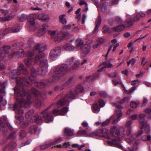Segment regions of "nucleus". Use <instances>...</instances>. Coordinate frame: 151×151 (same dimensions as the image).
Returning <instances> with one entry per match:
<instances>
[{
	"label": "nucleus",
	"instance_id": "obj_32",
	"mask_svg": "<svg viewBox=\"0 0 151 151\" xmlns=\"http://www.w3.org/2000/svg\"><path fill=\"white\" fill-rule=\"evenodd\" d=\"M35 17L36 16L35 15H32L30 16V18L28 19L29 22L32 25H34L35 24Z\"/></svg>",
	"mask_w": 151,
	"mask_h": 151
},
{
	"label": "nucleus",
	"instance_id": "obj_15",
	"mask_svg": "<svg viewBox=\"0 0 151 151\" xmlns=\"http://www.w3.org/2000/svg\"><path fill=\"white\" fill-rule=\"evenodd\" d=\"M16 145V143L12 142L4 147L3 148V151H12V149L15 147Z\"/></svg>",
	"mask_w": 151,
	"mask_h": 151
},
{
	"label": "nucleus",
	"instance_id": "obj_59",
	"mask_svg": "<svg viewBox=\"0 0 151 151\" xmlns=\"http://www.w3.org/2000/svg\"><path fill=\"white\" fill-rule=\"evenodd\" d=\"M138 106V104L137 103L132 101L130 103L131 107L132 108H137Z\"/></svg>",
	"mask_w": 151,
	"mask_h": 151
},
{
	"label": "nucleus",
	"instance_id": "obj_38",
	"mask_svg": "<svg viewBox=\"0 0 151 151\" xmlns=\"http://www.w3.org/2000/svg\"><path fill=\"white\" fill-rule=\"evenodd\" d=\"M65 16V14H63L60 15L59 17L60 21L63 24H65L67 22L66 19L64 17Z\"/></svg>",
	"mask_w": 151,
	"mask_h": 151
},
{
	"label": "nucleus",
	"instance_id": "obj_6",
	"mask_svg": "<svg viewBox=\"0 0 151 151\" xmlns=\"http://www.w3.org/2000/svg\"><path fill=\"white\" fill-rule=\"evenodd\" d=\"M44 54L42 53L36 55L34 59L36 63H40L41 65L46 70L47 68V62L46 59H44Z\"/></svg>",
	"mask_w": 151,
	"mask_h": 151
},
{
	"label": "nucleus",
	"instance_id": "obj_14",
	"mask_svg": "<svg viewBox=\"0 0 151 151\" xmlns=\"http://www.w3.org/2000/svg\"><path fill=\"white\" fill-rule=\"evenodd\" d=\"M139 123L142 128L144 127L146 132L148 133L150 131V128L149 125L143 120L141 119L139 120Z\"/></svg>",
	"mask_w": 151,
	"mask_h": 151
},
{
	"label": "nucleus",
	"instance_id": "obj_31",
	"mask_svg": "<svg viewBox=\"0 0 151 151\" xmlns=\"http://www.w3.org/2000/svg\"><path fill=\"white\" fill-rule=\"evenodd\" d=\"M6 83V82L3 83L0 82V91L1 94H3L5 93V85Z\"/></svg>",
	"mask_w": 151,
	"mask_h": 151
},
{
	"label": "nucleus",
	"instance_id": "obj_41",
	"mask_svg": "<svg viewBox=\"0 0 151 151\" xmlns=\"http://www.w3.org/2000/svg\"><path fill=\"white\" fill-rule=\"evenodd\" d=\"M99 75V74L98 73H96L94 74L91 78L90 76H86V81L87 82H89L90 80L89 79V78H91V79L92 80H94Z\"/></svg>",
	"mask_w": 151,
	"mask_h": 151
},
{
	"label": "nucleus",
	"instance_id": "obj_4",
	"mask_svg": "<svg viewBox=\"0 0 151 151\" xmlns=\"http://www.w3.org/2000/svg\"><path fill=\"white\" fill-rule=\"evenodd\" d=\"M110 135L114 138L112 139V141H108V144L111 145H114L120 148H122V146L120 145L119 142L121 137H124V134H123V135H122V134H120L119 133V129L114 126L110 129Z\"/></svg>",
	"mask_w": 151,
	"mask_h": 151
},
{
	"label": "nucleus",
	"instance_id": "obj_35",
	"mask_svg": "<svg viewBox=\"0 0 151 151\" xmlns=\"http://www.w3.org/2000/svg\"><path fill=\"white\" fill-rule=\"evenodd\" d=\"M27 135L26 132L24 130H21L19 133V138L21 139L24 138Z\"/></svg>",
	"mask_w": 151,
	"mask_h": 151
},
{
	"label": "nucleus",
	"instance_id": "obj_46",
	"mask_svg": "<svg viewBox=\"0 0 151 151\" xmlns=\"http://www.w3.org/2000/svg\"><path fill=\"white\" fill-rule=\"evenodd\" d=\"M48 28V25L46 24H44L40 26V29L45 32L47 30Z\"/></svg>",
	"mask_w": 151,
	"mask_h": 151
},
{
	"label": "nucleus",
	"instance_id": "obj_16",
	"mask_svg": "<svg viewBox=\"0 0 151 151\" xmlns=\"http://www.w3.org/2000/svg\"><path fill=\"white\" fill-rule=\"evenodd\" d=\"M30 121L34 122H35L38 124H40L42 122V117L37 115H35V116H33L31 119Z\"/></svg>",
	"mask_w": 151,
	"mask_h": 151
},
{
	"label": "nucleus",
	"instance_id": "obj_1",
	"mask_svg": "<svg viewBox=\"0 0 151 151\" xmlns=\"http://www.w3.org/2000/svg\"><path fill=\"white\" fill-rule=\"evenodd\" d=\"M16 82L17 86H15L14 89L15 93L17 94L16 99L19 103H16L13 106L10 105L9 108L15 111L17 117H20L23 116L24 114V111L21 108V107L28 108L32 103L31 96L29 94H28V92L26 90L25 88V87L31 85V83L25 78H19Z\"/></svg>",
	"mask_w": 151,
	"mask_h": 151
},
{
	"label": "nucleus",
	"instance_id": "obj_60",
	"mask_svg": "<svg viewBox=\"0 0 151 151\" xmlns=\"http://www.w3.org/2000/svg\"><path fill=\"white\" fill-rule=\"evenodd\" d=\"M103 65L104 67L111 68L112 66V65L110 63H108L106 62L103 63Z\"/></svg>",
	"mask_w": 151,
	"mask_h": 151
},
{
	"label": "nucleus",
	"instance_id": "obj_25",
	"mask_svg": "<svg viewBox=\"0 0 151 151\" xmlns=\"http://www.w3.org/2000/svg\"><path fill=\"white\" fill-rule=\"evenodd\" d=\"M101 17L100 16H99L96 22V26L94 28V29L93 31V32L94 33L95 31H97L99 26L100 25L101 23Z\"/></svg>",
	"mask_w": 151,
	"mask_h": 151
},
{
	"label": "nucleus",
	"instance_id": "obj_49",
	"mask_svg": "<svg viewBox=\"0 0 151 151\" xmlns=\"http://www.w3.org/2000/svg\"><path fill=\"white\" fill-rule=\"evenodd\" d=\"M36 50H34L33 49L32 50L28 51L26 53V55L28 57L32 56L35 53V52Z\"/></svg>",
	"mask_w": 151,
	"mask_h": 151
},
{
	"label": "nucleus",
	"instance_id": "obj_12",
	"mask_svg": "<svg viewBox=\"0 0 151 151\" xmlns=\"http://www.w3.org/2000/svg\"><path fill=\"white\" fill-rule=\"evenodd\" d=\"M68 111L67 107L63 108L61 110L57 109H54L52 111V113L54 114L58 115H64L65 113H67Z\"/></svg>",
	"mask_w": 151,
	"mask_h": 151
},
{
	"label": "nucleus",
	"instance_id": "obj_26",
	"mask_svg": "<svg viewBox=\"0 0 151 151\" xmlns=\"http://www.w3.org/2000/svg\"><path fill=\"white\" fill-rule=\"evenodd\" d=\"M39 19L46 21H47L49 18L48 15L44 14H40L38 16Z\"/></svg>",
	"mask_w": 151,
	"mask_h": 151
},
{
	"label": "nucleus",
	"instance_id": "obj_11",
	"mask_svg": "<svg viewBox=\"0 0 151 151\" xmlns=\"http://www.w3.org/2000/svg\"><path fill=\"white\" fill-rule=\"evenodd\" d=\"M24 55V53L23 50L22 49H19L17 52H13L10 57L12 58L15 57L19 58L23 57Z\"/></svg>",
	"mask_w": 151,
	"mask_h": 151
},
{
	"label": "nucleus",
	"instance_id": "obj_43",
	"mask_svg": "<svg viewBox=\"0 0 151 151\" xmlns=\"http://www.w3.org/2000/svg\"><path fill=\"white\" fill-rule=\"evenodd\" d=\"M31 92L33 94L35 95V97L38 96L39 95H41V94L40 93V92L38 91L37 90L34 88H32L31 90Z\"/></svg>",
	"mask_w": 151,
	"mask_h": 151
},
{
	"label": "nucleus",
	"instance_id": "obj_29",
	"mask_svg": "<svg viewBox=\"0 0 151 151\" xmlns=\"http://www.w3.org/2000/svg\"><path fill=\"white\" fill-rule=\"evenodd\" d=\"M65 132L68 136H72L73 135V131L70 129L66 128L65 129Z\"/></svg>",
	"mask_w": 151,
	"mask_h": 151
},
{
	"label": "nucleus",
	"instance_id": "obj_51",
	"mask_svg": "<svg viewBox=\"0 0 151 151\" xmlns=\"http://www.w3.org/2000/svg\"><path fill=\"white\" fill-rule=\"evenodd\" d=\"M107 4L106 3H104L102 4L101 7L102 11L103 12H105L107 10Z\"/></svg>",
	"mask_w": 151,
	"mask_h": 151
},
{
	"label": "nucleus",
	"instance_id": "obj_61",
	"mask_svg": "<svg viewBox=\"0 0 151 151\" xmlns=\"http://www.w3.org/2000/svg\"><path fill=\"white\" fill-rule=\"evenodd\" d=\"M79 65V63L78 61H76L74 63L73 65V69H76L78 67Z\"/></svg>",
	"mask_w": 151,
	"mask_h": 151
},
{
	"label": "nucleus",
	"instance_id": "obj_33",
	"mask_svg": "<svg viewBox=\"0 0 151 151\" xmlns=\"http://www.w3.org/2000/svg\"><path fill=\"white\" fill-rule=\"evenodd\" d=\"M34 110L33 109H31L28 111L26 114L25 117L26 119H28L31 117L34 113Z\"/></svg>",
	"mask_w": 151,
	"mask_h": 151
},
{
	"label": "nucleus",
	"instance_id": "obj_10",
	"mask_svg": "<svg viewBox=\"0 0 151 151\" xmlns=\"http://www.w3.org/2000/svg\"><path fill=\"white\" fill-rule=\"evenodd\" d=\"M41 129L36 125H32L29 128L28 131L31 134H37L38 135Z\"/></svg>",
	"mask_w": 151,
	"mask_h": 151
},
{
	"label": "nucleus",
	"instance_id": "obj_19",
	"mask_svg": "<svg viewBox=\"0 0 151 151\" xmlns=\"http://www.w3.org/2000/svg\"><path fill=\"white\" fill-rule=\"evenodd\" d=\"M30 73L31 76L29 77V79L32 82H33L32 81L33 80L35 79V77L37 74V72L36 71L35 68L33 67L31 68L30 70Z\"/></svg>",
	"mask_w": 151,
	"mask_h": 151
},
{
	"label": "nucleus",
	"instance_id": "obj_20",
	"mask_svg": "<svg viewBox=\"0 0 151 151\" xmlns=\"http://www.w3.org/2000/svg\"><path fill=\"white\" fill-rule=\"evenodd\" d=\"M11 73L13 76H10L9 78L10 79H12L17 78V76L21 74V72L17 69H14L12 71Z\"/></svg>",
	"mask_w": 151,
	"mask_h": 151
},
{
	"label": "nucleus",
	"instance_id": "obj_3",
	"mask_svg": "<svg viewBox=\"0 0 151 151\" xmlns=\"http://www.w3.org/2000/svg\"><path fill=\"white\" fill-rule=\"evenodd\" d=\"M74 60L73 58L68 59L66 61L65 65H63L60 67L58 66L56 67L53 77L52 78L49 79V82L50 83L58 82L60 78L66 71L68 66L71 65Z\"/></svg>",
	"mask_w": 151,
	"mask_h": 151
},
{
	"label": "nucleus",
	"instance_id": "obj_13",
	"mask_svg": "<svg viewBox=\"0 0 151 151\" xmlns=\"http://www.w3.org/2000/svg\"><path fill=\"white\" fill-rule=\"evenodd\" d=\"M20 27L18 24H15L12 27H9L6 28L5 31L6 33L10 32H17L19 31Z\"/></svg>",
	"mask_w": 151,
	"mask_h": 151
},
{
	"label": "nucleus",
	"instance_id": "obj_37",
	"mask_svg": "<svg viewBox=\"0 0 151 151\" xmlns=\"http://www.w3.org/2000/svg\"><path fill=\"white\" fill-rule=\"evenodd\" d=\"M133 20L131 19H129L127 20L125 27H129L131 26L133 24Z\"/></svg>",
	"mask_w": 151,
	"mask_h": 151
},
{
	"label": "nucleus",
	"instance_id": "obj_2",
	"mask_svg": "<svg viewBox=\"0 0 151 151\" xmlns=\"http://www.w3.org/2000/svg\"><path fill=\"white\" fill-rule=\"evenodd\" d=\"M83 90V87L81 85H78L76 87L75 90L76 94H75L73 92L71 91L68 92L65 95H64L63 94H60L58 96L60 100L57 104L58 107L59 108L67 102H69L72 99H75L77 95L82 92Z\"/></svg>",
	"mask_w": 151,
	"mask_h": 151
},
{
	"label": "nucleus",
	"instance_id": "obj_47",
	"mask_svg": "<svg viewBox=\"0 0 151 151\" xmlns=\"http://www.w3.org/2000/svg\"><path fill=\"white\" fill-rule=\"evenodd\" d=\"M77 134L80 135H85L88 136V133L84 130H81L78 131Z\"/></svg>",
	"mask_w": 151,
	"mask_h": 151
},
{
	"label": "nucleus",
	"instance_id": "obj_39",
	"mask_svg": "<svg viewBox=\"0 0 151 151\" xmlns=\"http://www.w3.org/2000/svg\"><path fill=\"white\" fill-rule=\"evenodd\" d=\"M24 64L27 66L29 67L32 65V61L31 59L28 58L25 59L24 60Z\"/></svg>",
	"mask_w": 151,
	"mask_h": 151
},
{
	"label": "nucleus",
	"instance_id": "obj_30",
	"mask_svg": "<svg viewBox=\"0 0 151 151\" xmlns=\"http://www.w3.org/2000/svg\"><path fill=\"white\" fill-rule=\"evenodd\" d=\"M125 27V26L122 24L119 25L114 28V31L116 32H119L123 29Z\"/></svg>",
	"mask_w": 151,
	"mask_h": 151
},
{
	"label": "nucleus",
	"instance_id": "obj_64",
	"mask_svg": "<svg viewBox=\"0 0 151 151\" xmlns=\"http://www.w3.org/2000/svg\"><path fill=\"white\" fill-rule=\"evenodd\" d=\"M9 11L7 10H4L2 9H0V12L2 13L4 15H6V14L9 13Z\"/></svg>",
	"mask_w": 151,
	"mask_h": 151
},
{
	"label": "nucleus",
	"instance_id": "obj_54",
	"mask_svg": "<svg viewBox=\"0 0 151 151\" xmlns=\"http://www.w3.org/2000/svg\"><path fill=\"white\" fill-rule=\"evenodd\" d=\"M108 75L109 77H110L115 78L117 76V72L115 71V72L111 73V74H108Z\"/></svg>",
	"mask_w": 151,
	"mask_h": 151
},
{
	"label": "nucleus",
	"instance_id": "obj_57",
	"mask_svg": "<svg viewBox=\"0 0 151 151\" xmlns=\"http://www.w3.org/2000/svg\"><path fill=\"white\" fill-rule=\"evenodd\" d=\"M62 140L61 139H55L54 142H52L53 143L52 145H55L62 142Z\"/></svg>",
	"mask_w": 151,
	"mask_h": 151
},
{
	"label": "nucleus",
	"instance_id": "obj_50",
	"mask_svg": "<svg viewBox=\"0 0 151 151\" xmlns=\"http://www.w3.org/2000/svg\"><path fill=\"white\" fill-rule=\"evenodd\" d=\"M35 103L37 107L38 108L40 106L42 102L41 101L40 99L38 98H36L35 101Z\"/></svg>",
	"mask_w": 151,
	"mask_h": 151
},
{
	"label": "nucleus",
	"instance_id": "obj_58",
	"mask_svg": "<svg viewBox=\"0 0 151 151\" xmlns=\"http://www.w3.org/2000/svg\"><path fill=\"white\" fill-rule=\"evenodd\" d=\"M132 124V122L131 121L129 120L127 122L125 125V127L129 129H131V125Z\"/></svg>",
	"mask_w": 151,
	"mask_h": 151
},
{
	"label": "nucleus",
	"instance_id": "obj_34",
	"mask_svg": "<svg viewBox=\"0 0 151 151\" xmlns=\"http://www.w3.org/2000/svg\"><path fill=\"white\" fill-rule=\"evenodd\" d=\"M75 44L77 47L81 46L83 44V42L81 39H78L75 42Z\"/></svg>",
	"mask_w": 151,
	"mask_h": 151
},
{
	"label": "nucleus",
	"instance_id": "obj_18",
	"mask_svg": "<svg viewBox=\"0 0 151 151\" xmlns=\"http://www.w3.org/2000/svg\"><path fill=\"white\" fill-rule=\"evenodd\" d=\"M45 49V46L42 45L40 44L36 45L33 47L34 50H38L39 52H43L44 51Z\"/></svg>",
	"mask_w": 151,
	"mask_h": 151
},
{
	"label": "nucleus",
	"instance_id": "obj_52",
	"mask_svg": "<svg viewBox=\"0 0 151 151\" xmlns=\"http://www.w3.org/2000/svg\"><path fill=\"white\" fill-rule=\"evenodd\" d=\"M98 135H100L99 134L96 132V131L94 132L88 133V136L93 137L94 136H97Z\"/></svg>",
	"mask_w": 151,
	"mask_h": 151
},
{
	"label": "nucleus",
	"instance_id": "obj_53",
	"mask_svg": "<svg viewBox=\"0 0 151 151\" xmlns=\"http://www.w3.org/2000/svg\"><path fill=\"white\" fill-rule=\"evenodd\" d=\"M27 19V16L25 14L22 15L19 17V20L21 22H23L26 20Z\"/></svg>",
	"mask_w": 151,
	"mask_h": 151
},
{
	"label": "nucleus",
	"instance_id": "obj_7",
	"mask_svg": "<svg viewBox=\"0 0 151 151\" xmlns=\"http://www.w3.org/2000/svg\"><path fill=\"white\" fill-rule=\"evenodd\" d=\"M51 107V106H49L41 113V114L43 115V118L44 119L45 122L47 123L52 122L53 120V118L51 115V112L48 111Z\"/></svg>",
	"mask_w": 151,
	"mask_h": 151
},
{
	"label": "nucleus",
	"instance_id": "obj_22",
	"mask_svg": "<svg viewBox=\"0 0 151 151\" xmlns=\"http://www.w3.org/2000/svg\"><path fill=\"white\" fill-rule=\"evenodd\" d=\"M33 82H32L33 83H34L35 84V85L37 86L39 88H44L45 87L46 85V83L47 84V83H45L43 82H36L35 80H33L32 81Z\"/></svg>",
	"mask_w": 151,
	"mask_h": 151
},
{
	"label": "nucleus",
	"instance_id": "obj_27",
	"mask_svg": "<svg viewBox=\"0 0 151 151\" xmlns=\"http://www.w3.org/2000/svg\"><path fill=\"white\" fill-rule=\"evenodd\" d=\"M63 48L66 50L72 51L74 49V47L70 44H66L64 45Z\"/></svg>",
	"mask_w": 151,
	"mask_h": 151
},
{
	"label": "nucleus",
	"instance_id": "obj_23",
	"mask_svg": "<svg viewBox=\"0 0 151 151\" xmlns=\"http://www.w3.org/2000/svg\"><path fill=\"white\" fill-rule=\"evenodd\" d=\"M104 42V40L102 38H99L97 39L94 43L93 45V48H96L100 45L102 44Z\"/></svg>",
	"mask_w": 151,
	"mask_h": 151
},
{
	"label": "nucleus",
	"instance_id": "obj_17",
	"mask_svg": "<svg viewBox=\"0 0 151 151\" xmlns=\"http://www.w3.org/2000/svg\"><path fill=\"white\" fill-rule=\"evenodd\" d=\"M114 105L116 107V109L115 110L116 115L119 117H120L122 115L120 109L122 108V107L116 103H115Z\"/></svg>",
	"mask_w": 151,
	"mask_h": 151
},
{
	"label": "nucleus",
	"instance_id": "obj_62",
	"mask_svg": "<svg viewBox=\"0 0 151 151\" xmlns=\"http://www.w3.org/2000/svg\"><path fill=\"white\" fill-rule=\"evenodd\" d=\"M63 85L61 86H57L55 87V89L56 91H59L63 90Z\"/></svg>",
	"mask_w": 151,
	"mask_h": 151
},
{
	"label": "nucleus",
	"instance_id": "obj_63",
	"mask_svg": "<svg viewBox=\"0 0 151 151\" xmlns=\"http://www.w3.org/2000/svg\"><path fill=\"white\" fill-rule=\"evenodd\" d=\"M100 96L106 98L107 96V93L104 91H101L99 93Z\"/></svg>",
	"mask_w": 151,
	"mask_h": 151
},
{
	"label": "nucleus",
	"instance_id": "obj_55",
	"mask_svg": "<svg viewBox=\"0 0 151 151\" xmlns=\"http://www.w3.org/2000/svg\"><path fill=\"white\" fill-rule=\"evenodd\" d=\"M38 71L39 74L41 76H44L45 74V70L42 68H40V69L38 70Z\"/></svg>",
	"mask_w": 151,
	"mask_h": 151
},
{
	"label": "nucleus",
	"instance_id": "obj_24",
	"mask_svg": "<svg viewBox=\"0 0 151 151\" xmlns=\"http://www.w3.org/2000/svg\"><path fill=\"white\" fill-rule=\"evenodd\" d=\"M53 143L52 142L49 141L46 142L40 146V147L42 150H44L52 146Z\"/></svg>",
	"mask_w": 151,
	"mask_h": 151
},
{
	"label": "nucleus",
	"instance_id": "obj_8",
	"mask_svg": "<svg viewBox=\"0 0 151 151\" xmlns=\"http://www.w3.org/2000/svg\"><path fill=\"white\" fill-rule=\"evenodd\" d=\"M0 42V45L1 44ZM10 47L9 46H4L0 48V61L4 60L7 55L9 52Z\"/></svg>",
	"mask_w": 151,
	"mask_h": 151
},
{
	"label": "nucleus",
	"instance_id": "obj_21",
	"mask_svg": "<svg viewBox=\"0 0 151 151\" xmlns=\"http://www.w3.org/2000/svg\"><path fill=\"white\" fill-rule=\"evenodd\" d=\"M81 49L83 53L86 54L89 52L90 50V47L88 45L85 44L81 47Z\"/></svg>",
	"mask_w": 151,
	"mask_h": 151
},
{
	"label": "nucleus",
	"instance_id": "obj_40",
	"mask_svg": "<svg viewBox=\"0 0 151 151\" xmlns=\"http://www.w3.org/2000/svg\"><path fill=\"white\" fill-rule=\"evenodd\" d=\"M122 87L123 88L125 92L126 93H127L129 94H130L132 93L134 91L135 89V87H132L130 89H129L128 91H127L126 90L125 87L123 85H122Z\"/></svg>",
	"mask_w": 151,
	"mask_h": 151
},
{
	"label": "nucleus",
	"instance_id": "obj_48",
	"mask_svg": "<svg viewBox=\"0 0 151 151\" xmlns=\"http://www.w3.org/2000/svg\"><path fill=\"white\" fill-rule=\"evenodd\" d=\"M131 129L127 128V132H126L127 134H125V132H124L123 131L122 132H121V133H120L119 132V133H120V134H122V135H123V134H124V137H122V138H123V137H125L126 135L129 136L130 135V133H131ZM122 138V137H121V138Z\"/></svg>",
	"mask_w": 151,
	"mask_h": 151
},
{
	"label": "nucleus",
	"instance_id": "obj_36",
	"mask_svg": "<svg viewBox=\"0 0 151 151\" xmlns=\"http://www.w3.org/2000/svg\"><path fill=\"white\" fill-rule=\"evenodd\" d=\"M92 108L94 113H97L100 111V109L97 104L93 105L92 106Z\"/></svg>",
	"mask_w": 151,
	"mask_h": 151
},
{
	"label": "nucleus",
	"instance_id": "obj_42",
	"mask_svg": "<svg viewBox=\"0 0 151 151\" xmlns=\"http://www.w3.org/2000/svg\"><path fill=\"white\" fill-rule=\"evenodd\" d=\"M120 118L118 116L117 118H115V116H113L110 119L111 121H112V122L113 124H116L117 122L120 120Z\"/></svg>",
	"mask_w": 151,
	"mask_h": 151
},
{
	"label": "nucleus",
	"instance_id": "obj_28",
	"mask_svg": "<svg viewBox=\"0 0 151 151\" xmlns=\"http://www.w3.org/2000/svg\"><path fill=\"white\" fill-rule=\"evenodd\" d=\"M101 131L102 132V136L105 137L108 139H110V137L107 135L108 132V131L107 129H101Z\"/></svg>",
	"mask_w": 151,
	"mask_h": 151
},
{
	"label": "nucleus",
	"instance_id": "obj_44",
	"mask_svg": "<svg viewBox=\"0 0 151 151\" xmlns=\"http://www.w3.org/2000/svg\"><path fill=\"white\" fill-rule=\"evenodd\" d=\"M141 139L143 141H150L151 140V136L150 135H144L142 137Z\"/></svg>",
	"mask_w": 151,
	"mask_h": 151
},
{
	"label": "nucleus",
	"instance_id": "obj_9",
	"mask_svg": "<svg viewBox=\"0 0 151 151\" xmlns=\"http://www.w3.org/2000/svg\"><path fill=\"white\" fill-rule=\"evenodd\" d=\"M60 48L57 47L55 48L53 50L50 52V57L53 60H55L58 56L60 53Z\"/></svg>",
	"mask_w": 151,
	"mask_h": 151
},
{
	"label": "nucleus",
	"instance_id": "obj_5",
	"mask_svg": "<svg viewBox=\"0 0 151 151\" xmlns=\"http://www.w3.org/2000/svg\"><path fill=\"white\" fill-rule=\"evenodd\" d=\"M51 35L54 40L58 43L67 37L69 34L67 32L61 31L59 33H56L55 31H53L51 32Z\"/></svg>",
	"mask_w": 151,
	"mask_h": 151
},
{
	"label": "nucleus",
	"instance_id": "obj_45",
	"mask_svg": "<svg viewBox=\"0 0 151 151\" xmlns=\"http://www.w3.org/2000/svg\"><path fill=\"white\" fill-rule=\"evenodd\" d=\"M16 120L15 121V122L16 124H20L22 121L23 119V117L21 116L20 117H18L16 116Z\"/></svg>",
	"mask_w": 151,
	"mask_h": 151
},
{
	"label": "nucleus",
	"instance_id": "obj_56",
	"mask_svg": "<svg viewBox=\"0 0 151 151\" xmlns=\"http://www.w3.org/2000/svg\"><path fill=\"white\" fill-rule=\"evenodd\" d=\"M24 65L23 64L19 63L18 64L17 70H18L20 71L21 72V70H22L23 71V70L24 69Z\"/></svg>",
	"mask_w": 151,
	"mask_h": 151
}]
</instances>
